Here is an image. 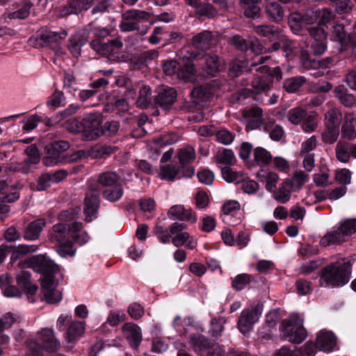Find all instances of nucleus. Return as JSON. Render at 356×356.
<instances>
[{
  "instance_id": "1",
  "label": "nucleus",
  "mask_w": 356,
  "mask_h": 356,
  "mask_svg": "<svg viewBox=\"0 0 356 356\" xmlns=\"http://www.w3.org/2000/svg\"><path fill=\"white\" fill-rule=\"evenodd\" d=\"M353 263L346 258H341L323 268L321 270V285L339 287L347 284L352 273Z\"/></svg>"
},
{
  "instance_id": "2",
  "label": "nucleus",
  "mask_w": 356,
  "mask_h": 356,
  "mask_svg": "<svg viewBox=\"0 0 356 356\" xmlns=\"http://www.w3.org/2000/svg\"><path fill=\"white\" fill-rule=\"evenodd\" d=\"M82 228V223L74 222L71 225L66 223H58L53 226L50 240L58 244L57 252L61 256L73 255L74 250L71 241L74 232Z\"/></svg>"
},
{
  "instance_id": "3",
  "label": "nucleus",
  "mask_w": 356,
  "mask_h": 356,
  "mask_svg": "<svg viewBox=\"0 0 356 356\" xmlns=\"http://www.w3.org/2000/svg\"><path fill=\"white\" fill-rule=\"evenodd\" d=\"M67 32L65 29L58 31H52L47 27L41 28L36 34L34 44L35 47H49L58 52L61 49L60 42L66 38Z\"/></svg>"
},
{
  "instance_id": "4",
  "label": "nucleus",
  "mask_w": 356,
  "mask_h": 356,
  "mask_svg": "<svg viewBox=\"0 0 356 356\" xmlns=\"http://www.w3.org/2000/svg\"><path fill=\"white\" fill-rule=\"evenodd\" d=\"M280 331L283 337L293 343L299 344L307 336L306 330L302 325V321L297 316H291L282 322Z\"/></svg>"
},
{
  "instance_id": "5",
  "label": "nucleus",
  "mask_w": 356,
  "mask_h": 356,
  "mask_svg": "<svg viewBox=\"0 0 356 356\" xmlns=\"http://www.w3.org/2000/svg\"><path fill=\"white\" fill-rule=\"evenodd\" d=\"M151 14L145 10L139 9H130L122 14V19L119 27L122 32L138 31L140 30V24L147 22Z\"/></svg>"
},
{
  "instance_id": "6",
  "label": "nucleus",
  "mask_w": 356,
  "mask_h": 356,
  "mask_svg": "<svg viewBox=\"0 0 356 356\" xmlns=\"http://www.w3.org/2000/svg\"><path fill=\"white\" fill-rule=\"evenodd\" d=\"M102 116L97 113L83 115L82 118V133L87 140H92L101 136Z\"/></svg>"
},
{
  "instance_id": "7",
  "label": "nucleus",
  "mask_w": 356,
  "mask_h": 356,
  "mask_svg": "<svg viewBox=\"0 0 356 356\" xmlns=\"http://www.w3.org/2000/svg\"><path fill=\"white\" fill-rule=\"evenodd\" d=\"M213 35L209 31H203L194 35L191 40V45L195 49L190 52L189 58L200 60L203 58V52L211 48Z\"/></svg>"
},
{
  "instance_id": "8",
  "label": "nucleus",
  "mask_w": 356,
  "mask_h": 356,
  "mask_svg": "<svg viewBox=\"0 0 356 356\" xmlns=\"http://www.w3.org/2000/svg\"><path fill=\"white\" fill-rule=\"evenodd\" d=\"M56 287L57 282L53 275H44L41 279L42 292L48 303H57L61 300V293Z\"/></svg>"
},
{
  "instance_id": "9",
  "label": "nucleus",
  "mask_w": 356,
  "mask_h": 356,
  "mask_svg": "<svg viewBox=\"0 0 356 356\" xmlns=\"http://www.w3.org/2000/svg\"><path fill=\"white\" fill-rule=\"evenodd\" d=\"M300 60L302 67L307 70L326 69L330 67L334 62L332 56L326 57L321 60L312 58L307 50L302 49L300 51Z\"/></svg>"
},
{
  "instance_id": "10",
  "label": "nucleus",
  "mask_w": 356,
  "mask_h": 356,
  "mask_svg": "<svg viewBox=\"0 0 356 356\" xmlns=\"http://www.w3.org/2000/svg\"><path fill=\"white\" fill-rule=\"evenodd\" d=\"M32 268L35 272L44 275H53L58 270V266L52 260L43 254H38L30 258Z\"/></svg>"
},
{
  "instance_id": "11",
  "label": "nucleus",
  "mask_w": 356,
  "mask_h": 356,
  "mask_svg": "<svg viewBox=\"0 0 356 356\" xmlns=\"http://www.w3.org/2000/svg\"><path fill=\"white\" fill-rule=\"evenodd\" d=\"M261 311L258 306L251 307L242 311L238 321V327L241 332H248L252 325L258 321Z\"/></svg>"
},
{
  "instance_id": "12",
  "label": "nucleus",
  "mask_w": 356,
  "mask_h": 356,
  "mask_svg": "<svg viewBox=\"0 0 356 356\" xmlns=\"http://www.w3.org/2000/svg\"><path fill=\"white\" fill-rule=\"evenodd\" d=\"M90 44L97 53L104 56L117 54L123 47V42L119 38L111 40L104 43H102L99 39H95Z\"/></svg>"
},
{
  "instance_id": "13",
  "label": "nucleus",
  "mask_w": 356,
  "mask_h": 356,
  "mask_svg": "<svg viewBox=\"0 0 356 356\" xmlns=\"http://www.w3.org/2000/svg\"><path fill=\"white\" fill-rule=\"evenodd\" d=\"M67 175L65 170H59L53 173H44L39 177L36 184L32 186V189L36 191H44L49 188L51 184L58 183Z\"/></svg>"
},
{
  "instance_id": "14",
  "label": "nucleus",
  "mask_w": 356,
  "mask_h": 356,
  "mask_svg": "<svg viewBox=\"0 0 356 356\" xmlns=\"http://www.w3.org/2000/svg\"><path fill=\"white\" fill-rule=\"evenodd\" d=\"M154 97V103L163 109H168L177 99V90L170 87H161Z\"/></svg>"
},
{
  "instance_id": "15",
  "label": "nucleus",
  "mask_w": 356,
  "mask_h": 356,
  "mask_svg": "<svg viewBox=\"0 0 356 356\" xmlns=\"http://www.w3.org/2000/svg\"><path fill=\"white\" fill-rule=\"evenodd\" d=\"M99 191L96 187L91 186L85 197L84 212L86 214V220H91L92 216L96 212L99 206Z\"/></svg>"
},
{
  "instance_id": "16",
  "label": "nucleus",
  "mask_w": 356,
  "mask_h": 356,
  "mask_svg": "<svg viewBox=\"0 0 356 356\" xmlns=\"http://www.w3.org/2000/svg\"><path fill=\"white\" fill-rule=\"evenodd\" d=\"M187 229L185 223L175 222L169 226V232L174 236L172 238V243L177 248L184 245L190 238L188 232H184Z\"/></svg>"
},
{
  "instance_id": "17",
  "label": "nucleus",
  "mask_w": 356,
  "mask_h": 356,
  "mask_svg": "<svg viewBox=\"0 0 356 356\" xmlns=\"http://www.w3.org/2000/svg\"><path fill=\"white\" fill-rule=\"evenodd\" d=\"M31 273L26 270H22L17 275V284L27 294V298L31 302H34L35 299L33 296L37 292L38 287L33 284L31 280Z\"/></svg>"
},
{
  "instance_id": "18",
  "label": "nucleus",
  "mask_w": 356,
  "mask_h": 356,
  "mask_svg": "<svg viewBox=\"0 0 356 356\" xmlns=\"http://www.w3.org/2000/svg\"><path fill=\"white\" fill-rule=\"evenodd\" d=\"M88 41V33L86 31L79 32L70 36L68 40L67 48L70 54L74 58H78L81 54V48Z\"/></svg>"
},
{
  "instance_id": "19",
  "label": "nucleus",
  "mask_w": 356,
  "mask_h": 356,
  "mask_svg": "<svg viewBox=\"0 0 356 356\" xmlns=\"http://www.w3.org/2000/svg\"><path fill=\"white\" fill-rule=\"evenodd\" d=\"M168 216L171 220H186L193 224L197 221V217L191 210L186 209L183 205H174L168 211Z\"/></svg>"
},
{
  "instance_id": "20",
  "label": "nucleus",
  "mask_w": 356,
  "mask_h": 356,
  "mask_svg": "<svg viewBox=\"0 0 356 356\" xmlns=\"http://www.w3.org/2000/svg\"><path fill=\"white\" fill-rule=\"evenodd\" d=\"M122 332L131 346L134 348H138L142 341L140 328L134 323H127L122 326Z\"/></svg>"
},
{
  "instance_id": "21",
  "label": "nucleus",
  "mask_w": 356,
  "mask_h": 356,
  "mask_svg": "<svg viewBox=\"0 0 356 356\" xmlns=\"http://www.w3.org/2000/svg\"><path fill=\"white\" fill-rule=\"evenodd\" d=\"M40 336L44 349L49 352H54L59 349L60 344L56 339L53 330L42 329L40 332Z\"/></svg>"
},
{
  "instance_id": "22",
  "label": "nucleus",
  "mask_w": 356,
  "mask_h": 356,
  "mask_svg": "<svg viewBox=\"0 0 356 356\" xmlns=\"http://www.w3.org/2000/svg\"><path fill=\"white\" fill-rule=\"evenodd\" d=\"M264 13L270 22L279 23L284 17L283 7L276 1L266 2L264 6Z\"/></svg>"
},
{
  "instance_id": "23",
  "label": "nucleus",
  "mask_w": 356,
  "mask_h": 356,
  "mask_svg": "<svg viewBox=\"0 0 356 356\" xmlns=\"http://www.w3.org/2000/svg\"><path fill=\"white\" fill-rule=\"evenodd\" d=\"M45 226L43 219H37L24 229L23 237L25 240L35 241L39 238L41 232Z\"/></svg>"
},
{
  "instance_id": "24",
  "label": "nucleus",
  "mask_w": 356,
  "mask_h": 356,
  "mask_svg": "<svg viewBox=\"0 0 356 356\" xmlns=\"http://www.w3.org/2000/svg\"><path fill=\"white\" fill-rule=\"evenodd\" d=\"M195 76V70L193 63L188 58L185 62V58L184 57L181 63H179V70H177L176 75L177 78L188 82L193 80Z\"/></svg>"
},
{
  "instance_id": "25",
  "label": "nucleus",
  "mask_w": 356,
  "mask_h": 356,
  "mask_svg": "<svg viewBox=\"0 0 356 356\" xmlns=\"http://www.w3.org/2000/svg\"><path fill=\"white\" fill-rule=\"evenodd\" d=\"M189 343L195 352L200 354L209 350L213 346V343L207 337L196 334L190 335Z\"/></svg>"
},
{
  "instance_id": "26",
  "label": "nucleus",
  "mask_w": 356,
  "mask_h": 356,
  "mask_svg": "<svg viewBox=\"0 0 356 356\" xmlns=\"http://www.w3.org/2000/svg\"><path fill=\"white\" fill-rule=\"evenodd\" d=\"M346 241L339 227L336 229H333L327 232L320 240V245L323 247L330 245H338Z\"/></svg>"
},
{
  "instance_id": "27",
  "label": "nucleus",
  "mask_w": 356,
  "mask_h": 356,
  "mask_svg": "<svg viewBox=\"0 0 356 356\" xmlns=\"http://www.w3.org/2000/svg\"><path fill=\"white\" fill-rule=\"evenodd\" d=\"M355 118L353 114L346 113L341 129V138L353 140L356 138V129L354 126Z\"/></svg>"
},
{
  "instance_id": "28",
  "label": "nucleus",
  "mask_w": 356,
  "mask_h": 356,
  "mask_svg": "<svg viewBox=\"0 0 356 356\" xmlns=\"http://www.w3.org/2000/svg\"><path fill=\"white\" fill-rule=\"evenodd\" d=\"M70 143L65 140H56L47 144L44 147L47 154L62 157L63 161L65 159L64 152L70 148Z\"/></svg>"
},
{
  "instance_id": "29",
  "label": "nucleus",
  "mask_w": 356,
  "mask_h": 356,
  "mask_svg": "<svg viewBox=\"0 0 356 356\" xmlns=\"http://www.w3.org/2000/svg\"><path fill=\"white\" fill-rule=\"evenodd\" d=\"M336 343V337L331 332H322L316 338V346L324 351L332 350Z\"/></svg>"
},
{
  "instance_id": "30",
  "label": "nucleus",
  "mask_w": 356,
  "mask_h": 356,
  "mask_svg": "<svg viewBox=\"0 0 356 356\" xmlns=\"http://www.w3.org/2000/svg\"><path fill=\"white\" fill-rule=\"evenodd\" d=\"M273 80L267 76H256L252 81L251 86L255 94L266 92L271 88Z\"/></svg>"
},
{
  "instance_id": "31",
  "label": "nucleus",
  "mask_w": 356,
  "mask_h": 356,
  "mask_svg": "<svg viewBox=\"0 0 356 356\" xmlns=\"http://www.w3.org/2000/svg\"><path fill=\"white\" fill-rule=\"evenodd\" d=\"M0 288L3 295L6 297L19 298L22 296V292L15 286L11 285L10 277L8 275H2L0 276Z\"/></svg>"
},
{
  "instance_id": "32",
  "label": "nucleus",
  "mask_w": 356,
  "mask_h": 356,
  "mask_svg": "<svg viewBox=\"0 0 356 356\" xmlns=\"http://www.w3.org/2000/svg\"><path fill=\"white\" fill-rule=\"evenodd\" d=\"M342 121V113L337 107H331L324 115L325 126L339 127Z\"/></svg>"
},
{
  "instance_id": "33",
  "label": "nucleus",
  "mask_w": 356,
  "mask_h": 356,
  "mask_svg": "<svg viewBox=\"0 0 356 356\" xmlns=\"http://www.w3.org/2000/svg\"><path fill=\"white\" fill-rule=\"evenodd\" d=\"M245 115L249 118L248 127L255 129L262 124V109L259 107H253L246 111Z\"/></svg>"
},
{
  "instance_id": "34",
  "label": "nucleus",
  "mask_w": 356,
  "mask_h": 356,
  "mask_svg": "<svg viewBox=\"0 0 356 356\" xmlns=\"http://www.w3.org/2000/svg\"><path fill=\"white\" fill-rule=\"evenodd\" d=\"M292 188V183L290 180L287 179L284 181L279 189L274 193V198L279 202L284 204L287 202L291 197V188Z\"/></svg>"
},
{
  "instance_id": "35",
  "label": "nucleus",
  "mask_w": 356,
  "mask_h": 356,
  "mask_svg": "<svg viewBox=\"0 0 356 356\" xmlns=\"http://www.w3.org/2000/svg\"><path fill=\"white\" fill-rule=\"evenodd\" d=\"M334 94L340 102L346 107H351L355 103V97L353 95L349 94L343 86H339L334 89Z\"/></svg>"
},
{
  "instance_id": "36",
  "label": "nucleus",
  "mask_w": 356,
  "mask_h": 356,
  "mask_svg": "<svg viewBox=\"0 0 356 356\" xmlns=\"http://www.w3.org/2000/svg\"><path fill=\"white\" fill-rule=\"evenodd\" d=\"M85 332V324L81 321H73L70 323L66 332V339L68 342H72L80 337Z\"/></svg>"
},
{
  "instance_id": "37",
  "label": "nucleus",
  "mask_w": 356,
  "mask_h": 356,
  "mask_svg": "<svg viewBox=\"0 0 356 356\" xmlns=\"http://www.w3.org/2000/svg\"><path fill=\"white\" fill-rule=\"evenodd\" d=\"M120 176L115 171H106L98 175L97 181L102 186L109 187L115 185Z\"/></svg>"
},
{
  "instance_id": "38",
  "label": "nucleus",
  "mask_w": 356,
  "mask_h": 356,
  "mask_svg": "<svg viewBox=\"0 0 356 356\" xmlns=\"http://www.w3.org/2000/svg\"><path fill=\"white\" fill-rule=\"evenodd\" d=\"M244 3L243 14L248 18H255L259 16L261 8L259 3L261 0H241Z\"/></svg>"
},
{
  "instance_id": "39",
  "label": "nucleus",
  "mask_w": 356,
  "mask_h": 356,
  "mask_svg": "<svg viewBox=\"0 0 356 356\" xmlns=\"http://www.w3.org/2000/svg\"><path fill=\"white\" fill-rule=\"evenodd\" d=\"M306 81L303 76L291 77L284 80L283 88L286 92L293 93L298 91Z\"/></svg>"
},
{
  "instance_id": "40",
  "label": "nucleus",
  "mask_w": 356,
  "mask_h": 356,
  "mask_svg": "<svg viewBox=\"0 0 356 356\" xmlns=\"http://www.w3.org/2000/svg\"><path fill=\"white\" fill-rule=\"evenodd\" d=\"M215 160L216 163L232 165L236 162V157L232 150L223 149L217 152Z\"/></svg>"
},
{
  "instance_id": "41",
  "label": "nucleus",
  "mask_w": 356,
  "mask_h": 356,
  "mask_svg": "<svg viewBox=\"0 0 356 356\" xmlns=\"http://www.w3.org/2000/svg\"><path fill=\"white\" fill-rule=\"evenodd\" d=\"M220 63L216 54L205 55V70L208 74L214 76L220 71Z\"/></svg>"
},
{
  "instance_id": "42",
  "label": "nucleus",
  "mask_w": 356,
  "mask_h": 356,
  "mask_svg": "<svg viewBox=\"0 0 356 356\" xmlns=\"http://www.w3.org/2000/svg\"><path fill=\"white\" fill-rule=\"evenodd\" d=\"M349 143L339 140L335 147L336 157L341 163H348L350 158Z\"/></svg>"
},
{
  "instance_id": "43",
  "label": "nucleus",
  "mask_w": 356,
  "mask_h": 356,
  "mask_svg": "<svg viewBox=\"0 0 356 356\" xmlns=\"http://www.w3.org/2000/svg\"><path fill=\"white\" fill-rule=\"evenodd\" d=\"M255 32L270 40L277 38L280 34L277 27L273 25H259L254 27Z\"/></svg>"
},
{
  "instance_id": "44",
  "label": "nucleus",
  "mask_w": 356,
  "mask_h": 356,
  "mask_svg": "<svg viewBox=\"0 0 356 356\" xmlns=\"http://www.w3.org/2000/svg\"><path fill=\"white\" fill-rule=\"evenodd\" d=\"M152 90L149 86H143L139 90V95L136 104L140 108H147L151 104Z\"/></svg>"
},
{
  "instance_id": "45",
  "label": "nucleus",
  "mask_w": 356,
  "mask_h": 356,
  "mask_svg": "<svg viewBox=\"0 0 356 356\" xmlns=\"http://www.w3.org/2000/svg\"><path fill=\"white\" fill-rule=\"evenodd\" d=\"M179 163L181 168L191 163L195 159V152L193 147H186L179 149L178 152Z\"/></svg>"
},
{
  "instance_id": "46",
  "label": "nucleus",
  "mask_w": 356,
  "mask_h": 356,
  "mask_svg": "<svg viewBox=\"0 0 356 356\" xmlns=\"http://www.w3.org/2000/svg\"><path fill=\"white\" fill-rule=\"evenodd\" d=\"M124 189L122 185L117 184L114 188H107L103 191V197L108 202H115L118 201L123 195Z\"/></svg>"
},
{
  "instance_id": "47",
  "label": "nucleus",
  "mask_w": 356,
  "mask_h": 356,
  "mask_svg": "<svg viewBox=\"0 0 356 356\" xmlns=\"http://www.w3.org/2000/svg\"><path fill=\"white\" fill-rule=\"evenodd\" d=\"M339 135V127L325 126V129L321 134L322 140L327 144L334 143Z\"/></svg>"
},
{
  "instance_id": "48",
  "label": "nucleus",
  "mask_w": 356,
  "mask_h": 356,
  "mask_svg": "<svg viewBox=\"0 0 356 356\" xmlns=\"http://www.w3.org/2000/svg\"><path fill=\"white\" fill-rule=\"evenodd\" d=\"M254 160L258 165H267L272 159V156L266 149L258 147L254 149Z\"/></svg>"
},
{
  "instance_id": "49",
  "label": "nucleus",
  "mask_w": 356,
  "mask_h": 356,
  "mask_svg": "<svg viewBox=\"0 0 356 356\" xmlns=\"http://www.w3.org/2000/svg\"><path fill=\"white\" fill-rule=\"evenodd\" d=\"M339 228L345 238L356 232V218H347L339 223Z\"/></svg>"
},
{
  "instance_id": "50",
  "label": "nucleus",
  "mask_w": 356,
  "mask_h": 356,
  "mask_svg": "<svg viewBox=\"0 0 356 356\" xmlns=\"http://www.w3.org/2000/svg\"><path fill=\"white\" fill-rule=\"evenodd\" d=\"M120 129V122L115 120L106 121L101 127V136H114L118 133Z\"/></svg>"
},
{
  "instance_id": "51",
  "label": "nucleus",
  "mask_w": 356,
  "mask_h": 356,
  "mask_svg": "<svg viewBox=\"0 0 356 356\" xmlns=\"http://www.w3.org/2000/svg\"><path fill=\"white\" fill-rule=\"evenodd\" d=\"M160 176L161 179L174 181L179 173V168L175 165H165L161 167Z\"/></svg>"
},
{
  "instance_id": "52",
  "label": "nucleus",
  "mask_w": 356,
  "mask_h": 356,
  "mask_svg": "<svg viewBox=\"0 0 356 356\" xmlns=\"http://www.w3.org/2000/svg\"><path fill=\"white\" fill-rule=\"evenodd\" d=\"M61 127L71 133L82 132V120L79 121L76 118H69L62 123Z\"/></svg>"
},
{
  "instance_id": "53",
  "label": "nucleus",
  "mask_w": 356,
  "mask_h": 356,
  "mask_svg": "<svg viewBox=\"0 0 356 356\" xmlns=\"http://www.w3.org/2000/svg\"><path fill=\"white\" fill-rule=\"evenodd\" d=\"M307 112L303 108L296 107L289 111L287 118L293 124H298L306 118Z\"/></svg>"
},
{
  "instance_id": "54",
  "label": "nucleus",
  "mask_w": 356,
  "mask_h": 356,
  "mask_svg": "<svg viewBox=\"0 0 356 356\" xmlns=\"http://www.w3.org/2000/svg\"><path fill=\"white\" fill-rule=\"evenodd\" d=\"M195 9L197 14L209 18L214 17L218 14L217 10L211 4L208 3H202L200 1V4L195 8Z\"/></svg>"
},
{
  "instance_id": "55",
  "label": "nucleus",
  "mask_w": 356,
  "mask_h": 356,
  "mask_svg": "<svg viewBox=\"0 0 356 356\" xmlns=\"http://www.w3.org/2000/svg\"><path fill=\"white\" fill-rule=\"evenodd\" d=\"M289 24L291 29L298 33L303 27L302 14L300 13H293L289 17Z\"/></svg>"
},
{
  "instance_id": "56",
  "label": "nucleus",
  "mask_w": 356,
  "mask_h": 356,
  "mask_svg": "<svg viewBox=\"0 0 356 356\" xmlns=\"http://www.w3.org/2000/svg\"><path fill=\"white\" fill-rule=\"evenodd\" d=\"M177 140L178 136L172 133L164 134L154 139L155 143L157 145V146L160 147L172 145L175 143Z\"/></svg>"
},
{
  "instance_id": "57",
  "label": "nucleus",
  "mask_w": 356,
  "mask_h": 356,
  "mask_svg": "<svg viewBox=\"0 0 356 356\" xmlns=\"http://www.w3.org/2000/svg\"><path fill=\"white\" fill-rule=\"evenodd\" d=\"M216 140L225 145L231 144L234 139V136L232 133L226 129H221L215 133Z\"/></svg>"
},
{
  "instance_id": "58",
  "label": "nucleus",
  "mask_w": 356,
  "mask_h": 356,
  "mask_svg": "<svg viewBox=\"0 0 356 356\" xmlns=\"http://www.w3.org/2000/svg\"><path fill=\"white\" fill-rule=\"evenodd\" d=\"M316 19H318V25H325L333 18L332 12L327 8L316 10Z\"/></svg>"
},
{
  "instance_id": "59",
  "label": "nucleus",
  "mask_w": 356,
  "mask_h": 356,
  "mask_svg": "<svg viewBox=\"0 0 356 356\" xmlns=\"http://www.w3.org/2000/svg\"><path fill=\"white\" fill-rule=\"evenodd\" d=\"M309 35L314 39V42L326 41L327 34L323 27L313 26L307 29Z\"/></svg>"
},
{
  "instance_id": "60",
  "label": "nucleus",
  "mask_w": 356,
  "mask_h": 356,
  "mask_svg": "<svg viewBox=\"0 0 356 356\" xmlns=\"http://www.w3.org/2000/svg\"><path fill=\"white\" fill-rule=\"evenodd\" d=\"M25 154L29 157L26 159L29 162L33 164H37L40 161V156L37 146L35 144H32L28 146L25 150Z\"/></svg>"
},
{
  "instance_id": "61",
  "label": "nucleus",
  "mask_w": 356,
  "mask_h": 356,
  "mask_svg": "<svg viewBox=\"0 0 356 356\" xmlns=\"http://www.w3.org/2000/svg\"><path fill=\"white\" fill-rule=\"evenodd\" d=\"M250 282V277L248 274H240L235 277L232 281V286L235 289L240 291L244 289V287L248 284Z\"/></svg>"
},
{
  "instance_id": "62",
  "label": "nucleus",
  "mask_w": 356,
  "mask_h": 356,
  "mask_svg": "<svg viewBox=\"0 0 356 356\" xmlns=\"http://www.w3.org/2000/svg\"><path fill=\"white\" fill-rule=\"evenodd\" d=\"M154 234L156 236L162 243H166L170 241V238L172 236V234L168 230H165L162 226L156 225L153 229Z\"/></svg>"
},
{
  "instance_id": "63",
  "label": "nucleus",
  "mask_w": 356,
  "mask_h": 356,
  "mask_svg": "<svg viewBox=\"0 0 356 356\" xmlns=\"http://www.w3.org/2000/svg\"><path fill=\"white\" fill-rule=\"evenodd\" d=\"M65 98L62 91L56 90L52 94L51 99L48 101L47 104L54 107H60L65 104Z\"/></svg>"
},
{
  "instance_id": "64",
  "label": "nucleus",
  "mask_w": 356,
  "mask_h": 356,
  "mask_svg": "<svg viewBox=\"0 0 356 356\" xmlns=\"http://www.w3.org/2000/svg\"><path fill=\"white\" fill-rule=\"evenodd\" d=\"M250 41L244 39L238 35L233 36L231 39L232 44L238 50L246 51L250 47Z\"/></svg>"
}]
</instances>
